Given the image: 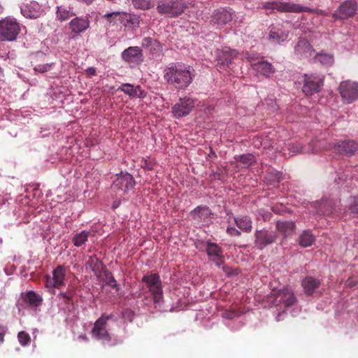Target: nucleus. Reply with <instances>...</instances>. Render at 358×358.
<instances>
[{"mask_svg": "<svg viewBox=\"0 0 358 358\" xmlns=\"http://www.w3.org/2000/svg\"><path fill=\"white\" fill-rule=\"evenodd\" d=\"M295 227V223L292 221H278L276 222V229L284 238L291 235Z\"/></svg>", "mask_w": 358, "mask_h": 358, "instance_id": "26", "label": "nucleus"}, {"mask_svg": "<svg viewBox=\"0 0 358 358\" xmlns=\"http://www.w3.org/2000/svg\"><path fill=\"white\" fill-rule=\"evenodd\" d=\"M276 306H283L288 308L293 306L296 300L293 292L289 288H284L274 293Z\"/></svg>", "mask_w": 358, "mask_h": 358, "instance_id": "15", "label": "nucleus"}, {"mask_svg": "<svg viewBox=\"0 0 358 358\" xmlns=\"http://www.w3.org/2000/svg\"><path fill=\"white\" fill-rule=\"evenodd\" d=\"M157 44V41L150 37H145L142 41V45L145 48L153 47Z\"/></svg>", "mask_w": 358, "mask_h": 358, "instance_id": "43", "label": "nucleus"}, {"mask_svg": "<svg viewBox=\"0 0 358 358\" xmlns=\"http://www.w3.org/2000/svg\"><path fill=\"white\" fill-rule=\"evenodd\" d=\"M334 150L336 154L352 156L358 151V143L351 139L341 141L334 145Z\"/></svg>", "mask_w": 358, "mask_h": 358, "instance_id": "13", "label": "nucleus"}, {"mask_svg": "<svg viewBox=\"0 0 358 358\" xmlns=\"http://www.w3.org/2000/svg\"><path fill=\"white\" fill-rule=\"evenodd\" d=\"M122 12H112V13H108L103 15V17L106 19H112L113 20H115L117 17H118V20L121 22H124V20H122Z\"/></svg>", "mask_w": 358, "mask_h": 358, "instance_id": "42", "label": "nucleus"}, {"mask_svg": "<svg viewBox=\"0 0 358 358\" xmlns=\"http://www.w3.org/2000/svg\"><path fill=\"white\" fill-rule=\"evenodd\" d=\"M50 66L48 65V64H44V65H37L34 67V71H37V72H39V73H43V72H45L48 71V69L50 67Z\"/></svg>", "mask_w": 358, "mask_h": 358, "instance_id": "46", "label": "nucleus"}, {"mask_svg": "<svg viewBox=\"0 0 358 358\" xmlns=\"http://www.w3.org/2000/svg\"><path fill=\"white\" fill-rule=\"evenodd\" d=\"M116 206H117V204L113 205L114 208H116Z\"/></svg>", "mask_w": 358, "mask_h": 358, "instance_id": "55", "label": "nucleus"}, {"mask_svg": "<svg viewBox=\"0 0 358 358\" xmlns=\"http://www.w3.org/2000/svg\"><path fill=\"white\" fill-rule=\"evenodd\" d=\"M288 32L281 27H271L268 34V41L273 43H280L287 40Z\"/></svg>", "mask_w": 358, "mask_h": 358, "instance_id": "23", "label": "nucleus"}, {"mask_svg": "<svg viewBox=\"0 0 358 358\" xmlns=\"http://www.w3.org/2000/svg\"><path fill=\"white\" fill-rule=\"evenodd\" d=\"M236 316V313L233 310H225L222 313V317L226 319H233Z\"/></svg>", "mask_w": 358, "mask_h": 358, "instance_id": "47", "label": "nucleus"}, {"mask_svg": "<svg viewBox=\"0 0 358 358\" xmlns=\"http://www.w3.org/2000/svg\"><path fill=\"white\" fill-rule=\"evenodd\" d=\"M135 8L141 10H149L156 6L154 0H132Z\"/></svg>", "mask_w": 358, "mask_h": 358, "instance_id": "33", "label": "nucleus"}, {"mask_svg": "<svg viewBox=\"0 0 358 358\" xmlns=\"http://www.w3.org/2000/svg\"><path fill=\"white\" fill-rule=\"evenodd\" d=\"M236 226L243 231L250 233L252 229V222L248 216H238L234 217Z\"/></svg>", "mask_w": 358, "mask_h": 358, "instance_id": "30", "label": "nucleus"}, {"mask_svg": "<svg viewBox=\"0 0 358 358\" xmlns=\"http://www.w3.org/2000/svg\"><path fill=\"white\" fill-rule=\"evenodd\" d=\"M318 214L324 215H334L335 209L333 207L332 202L329 200H323L315 204Z\"/></svg>", "mask_w": 358, "mask_h": 358, "instance_id": "28", "label": "nucleus"}, {"mask_svg": "<svg viewBox=\"0 0 358 358\" xmlns=\"http://www.w3.org/2000/svg\"><path fill=\"white\" fill-rule=\"evenodd\" d=\"M110 317V315H102L95 322L92 330L93 337L106 342L110 341V336L106 329L107 321Z\"/></svg>", "mask_w": 358, "mask_h": 358, "instance_id": "12", "label": "nucleus"}, {"mask_svg": "<svg viewBox=\"0 0 358 358\" xmlns=\"http://www.w3.org/2000/svg\"><path fill=\"white\" fill-rule=\"evenodd\" d=\"M194 75L191 67L182 63H172L164 71V78L175 89H186L192 82Z\"/></svg>", "mask_w": 358, "mask_h": 358, "instance_id": "1", "label": "nucleus"}, {"mask_svg": "<svg viewBox=\"0 0 358 358\" xmlns=\"http://www.w3.org/2000/svg\"><path fill=\"white\" fill-rule=\"evenodd\" d=\"M357 10V4L355 0H346L341 3L332 17L335 20L348 19L354 16Z\"/></svg>", "mask_w": 358, "mask_h": 358, "instance_id": "8", "label": "nucleus"}, {"mask_svg": "<svg viewBox=\"0 0 358 358\" xmlns=\"http://www.w3.org/2000/svg\"><path fill=\"white\" fill-rule=\"evenodd\" d=\"M266 8L276 9L280 12L302 13L309 12L310 9L299 4L289 2L273 1L268 2L265 6Z\"/></svg>", "mask_w": 358, "mask_h": 358, "instance_id": "9", "label": "nucleus"}, {"mask_svg": "<svg viewBox=\"0 0 358 358\" xmlns=\"http://www.w3.org/2000/svg\"><path fill=\"white\" fill-rule=\"evenodd\" d=\"M89 27V21L84 18L76 17L69 23V28L71 29V37L83 32Z\"/></svg>", "mask_w": 358, "mask_h": 358, "instance_id": "22", "label": "nucleus"}, {"mask_svg": "<svg viewBox=\"0 0 358 358\" xmlns=\"http://www.w3.org/2000/svg\"><path fill=\"white\" fill-rule=\"evenodd\" d=\"M190 215L196 223L204 225L211 222L213 214L208 207L200 206L192 210Z\"/></svg>", "mask_w": 358, "mask_h": 358, "instance_id": "16", "label": "nucleus"}, {"mask_svg": "<svg viewBox=\"0 0 358 358\" xmlns=\"http://www.w3.org/2000/svg\"><path fill=\"white\" fill-rule=\"evenodd\" d=\"M324 85V78L313 74H305L302 91L306 96L320 92Z\"/></svg>", "mask_w": 358, "mask_h": 358, "instance_id": "6", "label": "nucleus"}, {"mask_svg": "<svg viewBox=\"0 0 358 358\" xmlns=\"http://www.w3.org/2000/svg\"><path fill=\"white\" fill-rule=\"evenodd\" d=\"M247 59H248L249 61H250V62H252V61H253V60H254V58H253L252 57H250V56L247 57Z\"/></svg>", "mask_w": 358, "mask_h": 358, "instance_id": "53", "label": "nucleus"}, {"mask_svg": "<svg viewBox=\"0 0 358 358\" xmlns=\"http://www.w3.org/2000/svg\"><path fill=\"white\" fill-rule=\"evenodd\" d=\"M21 13L27 18L36 19L43 15V10L41 6L34 1L22 6Z\"/></svg>", "mask_w": 358, "mask_h": 358, "instance_id": "20", "label": "nucleus"}, {"mask_svg": "<svg viewBox=\"0 0 358 358\" xmlns=\"http://www.w3.org/2000/svg\"><path fill=\"white\" fill-rule=\"evenodd\" d=\"M142 282H145L153 296L155 303H159L163 298L162 282L159 275L150 274L144 275Z\"/></svg>", "mask_w": 358, "mask_h": 358, "instance_id": "5", "label": "nucleus"}, {"mask_svg": "<svg viewBox=\"0 0 358 358\" xmlns=\"http://www.w3.org/2000/svg\"><path fill=\"white\" fill-rule=\"evenodd\" d=\"M206 252L210 260H212L217 266L224 264V257L222 249L215 243L206 242Z\"/></svg>", "mask_w": 358, "mask_h": 358, "instance_id": "17", "label": "nucleus"}, {"mask_svg": "<svg viewBox=\"0 0 358 358\" xmlns=\"http://www.w3.org/2000/svg\"><path fill=\"white\" fill-rule=\"evenodd\" d=\"M152 167H153V166H152V164H149L148 165V169L149 170H152Z\"/></svg>", "mask_w": 358, "mask_h": 358, "instance_id": "52", "label": "nucleus"}, {"mask_svg": "<svg viewBox=\"0 0 358 358\" xmlns=\"http://www.w3.org/2000/svg\"><path fill=\"white\" fill-rule=\"evenodd\" d=\"M66 276V268L64 266H58L53 271L52 278L47 277L45 280V287L50 289V292L57 297L59 300H62L64 304L67 303V293L60 291L57 294L56 289L60 290L65 286L64 278Z\"/></svg>", "mask_w": 358, "mask_h": 358, "instance_id": "2", "label": "nucleus"}, {"mask_svg": "<svg viewBox=\"0 0 358 358\" xmlns=\"http://www.w3.org/2000/svg\"><path fill=\"white\" fill-rule=\"evenodd\" d=\"M156 10L162 15L176 17L185 12L187 8L183 0H154Z\"/></svg>", "mask_w": 358, "mask_h": 358, "instance_id": "3", "label": "nucleus"}, {"mask_svg": "<svg viewBox=\"0 0 358 358\" xmlns=\"http://www.w3.org/2000/svg\"><path fill=\"white\" fill-rule=\"evenodd\" d=\"M348 208L354 216H358V196L350 199Z\"/></svg>", "mask_w": 358, "mask_h": 358, "instance_id": "39", "label": "nucleus"}, {"mask_svg": "<svg viewBox=\"0 0 358 358\" xmlns=\"http://www.w3.org/2000/svg\"><path fill=\"white\" fill-rule=\"evenodd\" d=\"M235 159L240 162L243 167L247 168L255 162L256 158L252 154H245L235 157Z\"/></svg>", "mask_w": 358, "mask_h": 358, "instance_id": "34", "label": "nucleus"}, {"mask_svg": "<svg viewBox=\"0 0 358 358\" xmlns=\"http://www.w3.org/2000/svg\"><path fill=\"white\" fill-rule=\"evenodd\" d=\"M320 284L321 282L319 280L312 276L306 277L301 282L305 293L308 295L313 294L314 291L320 287Z\"/></svg>", "mask_w": 358, "mask_h": 358, "instance_id": "27", "label": "nucleus"}, {"mask_svg": "<svg viewBox=\"0 0 358 358\" xmlns=\"http://www.w3.org/2000/svg\"><path fill=\"white\" fill-rule=\"evenodd\" d=\"M122 20H124L123 24H124L126 22L134 25H138L140 23V17L138 16L131 15L126 13H123Z\"/></svg>", "mask_w": 358, "mask_h": 358, "instance_id": "37", "label": "nucleus"}, {"mask_svg": "<svg viewBox=\"0 0 358 358\" xmlns=\"http://www.w3.org/2000/svg\"><path fill=\"white\" fill-rule=\"evenodd\" d=\"M265 180L271 185H275L280 182L283 180L282 173L275 170L273 168H269L266 173Z\"/></svg>", "mask_w": 358, "mask_h": 358, "instance_id": "32", "label": "nucleus"}, {"mask_svg": "<svg viewBox=\"0 0 358 358\" xmlns=\"http://www.w3.org/2000/svg\"><path fill=\"white\" fill-rule=\"evenodd\" d=\"M86 74L89 76H93L96 75V69L94 67H88L85 70Z\"/></svg>", "mask_w": 358, "mask_h": 358, "instance_id": "49", "label": "nucleus"}, {"mask_svg": "<svg viewBox=\"0 0 358 358\" xmlns=\"http://www.w3.org/2000/svg\"><path fill=\"white\" fill-rule=\"evenodd\" d=\"M103 282L106 285H108L113 288H116L117 290L119 289V285H117L115 279L113 276L112 273L108 270L104 271Z\"/></svg>", "mask_w": 358, "mask_h": 358, "instance_id": "35", "label": "nucleus"}, {"mask_svg": "<svg viewBox=\"0 0 358 358\" xmlns=\"http://www.w3.org/2000/svg\"><path fill=\"white\" fill-rule=\"evenodd\" d=\"M4 336H5V331L3 330H2L1 331H0V344L3 343Z\"/></svg>", "mask_w": 358, "mask_h": 358, "instance_id": "50", "label": "nucleus"}, {"mask_svg": "<svg viewBox=\"0 0 358 358\" xmlns=\"http://www.w3.org/2000/svg\"><path fill=\"white\" fill-rule=\"evenodd\" d=\"M20 31V24L15 19L0 20V41H15Z\"/></svg>", "mask_w": 358, "mask_h": 358, "instance_id": "4", "label": "nucleus"}, {"mask_svg": "<svg viewBox=\"0 0 358 358\" xmlns=\"http://www.w3.org/2000/svg\"><path fill=\"white\" fill-rule=\"evenodd\" d=\"M295 53L303 58H308L315 52L310 43L304 38H300L294 48Z\"/></svg>", "mask_w": 358, "mask_h": 358, "instance_id": "21", "label": "nucleus"}, {"mask_svg": "<svg viewBox=\"0 0 358 358\" xmlns=\"http://www.w3.org/2000/svg\"><path fill=\"white\" fill-rule=\"evenodd\" d=\"M117 90L123 92L124 94H128L131 97L143 98L145 96V92L141 90V87L134 86L130 83H124L121 85Z\"/></svg>", "mask_w": 358, "mask_h": 358, "instance_id": "25", "label": "nucleus"}, {"mask_svg": "<svg viewBox=\"0 0 358 358\" xmlns=\"http://www.w3.org/2000/svg\"><path fill=\"white\" fill-rule=\"evenodd\" d=\"M116 206H117V204L113 205L114 208H116Z\"/></svg>", "mask_w": 358, "mask_h": 358, "instance_id": "54", "label": "nucleus"}, {"mask_svg": "<svg viewBox=\"0 0 358 358\" xmlns=\"http://www.w3.org/2000/svg\"><path fill=\"white\" fill-rule=\"evenodd\" d=\"M238 52L235 50L224 48L223 50H217L216 56L217 64L220 67L225 68L228 66L232 60L237 57Z\"/></svg>", "mask_w": 358, "mask_h": 358, "instance_id": "19", "label": "nucleus"}, {"mask_svg": "<svg viewBox=\"0 0 358 358\" xmlns=\"http://www.w3.org/2000/svg\"><path fill=\"white\" fill-rule=\"evenodd\" d=\"M346 285L349 287H352V286H355L356 285L355 282H352V280L349 279L347 282H346Z\"/></svg>", "mask_w": 358, "mask_h": 358, "instance_id": "51", "label": "nucleus"}, {"mask_svg": "<svg viewBox=\"0 0 358 358\" xmlns=\"http://www.w3.org/2000/svg\"><path fill=\"white\" fill-rule=\"evenodd\" d=\"M339 91L343 101L350 103L358 98V83L349 80L342 82Z\"/></svg>", "mask_w": 358, "mask_h": 358, "instance_id": "10", "label": "nucleus"}, {"mask_svg": "<svg viewBox=\"0 0 358 358\" xmlns=\"http://www.w3.org/2000/svg\"><path fill=\"white\" fill-rule=\"evenodd\" d=\"M298 241L301 246L307 248L315 243V238L310 230H305L299 236Z\"/></svg>", "mask_w": 358, "mask_h": 358, "instance_id": "31", "label": "nucleus"}, {"mask_svg": "<svg viewBox=\"0 0 358 358\" xmlns=\"http://www.w3.org/2000/svg\"><path fill=\"white\" fill-rule=\"evenodd\" d=\"M315 59L322 64H331L334 62V58L328 54H317Z\"/></svg>", "mask_w": 358, "mask_h": 358, "instance_id": "38", "label": "nucleus"}, {"mask_svg": "<svg viewBox=\"0 0 358 358\" xmlns=\"http://www.w3.org/2000/svg\"><path fill=\"white\" fill-rule=\"evenodd\" d=\"M142 56L141 50L136 46H131L125 49L122 53V59L131 62L135 59H138Z\"/></svg>", "mask_w": 358, "mask_h": 358, "instance_id": "29", "label": "nucleus"}, {"mask_svg": "<svg viewBox=\"0 0 358 358\" xmlns=\"http://www.w3.org/2000/svg\"><path fill=\"white\" fill-rule=\"evenodd\" d=\"M235 15V12L231 8H220L213 12L210 22L217 28L220 29L231 22Z\"/></svg>", "mask_w": 358, "mask_h": 358, "instance_id": "7", "label": "nucleus"}, {"mask_svg": "<svg viewBox=\"0 0 358 358\" xmlns=\"http://www.w3.org/2000/svg\"><path fill=\"white\" fill-rule=\"evenodd\" d=\"M91 264H94V267L93 268V270L95 271V267H97V269H99V266H101L102 264L101 262L98 260L96 258L90 257V259Z\"/></svg>", "mask_w": 358, "mask_h": 358, "instance_id": "48", "label": "nucleus"}, {"mask_svg": "<svg viewBox=\"0 0 358 358\" xmlns=\"http://www.w3.org/2000/svg\"><path fill=\"white\" fill-rule=\"evenodd\" d=\"M135 181L133 176L128 173H122L116 175V178L113 182V187L114 189H120L126 192L134 187Z\"/></svg>", "mask_w": 358, "mask_h": 358, "instance_id": "18", "label": "nucleus"}, {"mask_svg": "<svg viewBox=\"0 0 358 358\" xmlns=\"http://www.w3.org/2000/svg\"><path fill=\"white\" fill-rule=\"evenodd\" d=\"M227 233L232 236H239L241 234V231L234 227H228L227 228Z\"/></svg>", "mask_w": 358, "mask_h": 358, "instance_id": "45", "label": "nucleus"}, {"mask_svg": "<svg viewBox=\"0 0 358 358\" xmlns=\"http://www.w3.org/2000/svg\"><path fill=\"white\" fill-rule=\"evenodd\" d=\"M255 243L258 249L262 250L268 245L273 243L276 238V234L274 231L266 229L257 230L255 234Z\"/></svg>", "mask_w": 358, "mask_h": 358, "instance_id": "14", "label": "nucleus"}, {"mask_svg": "<svg viewBox=\"0 0 358 358\" xmlns=\"http://www.w3.org/2000/svg\"><path fill=\"white\" fill-rule=\"evenodd\" d=\"M252 66L258 75H262L265 77H268L275 71L272 64L266 61H261L257 63H253L252 64Z\"/></svg>", "mask_w": 358, "mask_h": 358, "instance_id": "24", "label": "nucleus"}, {"mask_svg": "<svg viewBox=\"0 0 358 358\" xmlns=\"http://www.w3.org/2000/svg\"><path fill=\"white\" fill-rule=\"evenodd\" d=\"M17 338H18L20 343L22 345H27L31 341L30 336L27 332H25L24 331H20L18 333Z\"/></svg>", "mask_w": 358, "mask_h": 358, "instance_id": "41", "label": "nucleus"}, {"mask_svg": "<svg viewBox=\"0 0 358 358\" xmlns=\"http://www.w3.org/2000/svg\"><path fill=\"white\" fill-rule=\"evenodd\" d=\"M194 100L189 97L180 98L172 107V113L176 118L187 116L194 107Z\"/></svg>", "mask_w": 358, "mask_h": 358, "instance_id": "11", "label": "nucleus"}, {"mask_svg": "<svg viewBox=\"0 0 358 358\" xmlns=\"http://www.w3.org/2000/svg\"><path fill=\"white\" fill-rule=\"evenodd\" d=\"M57 17L60 21H64L67 18V11L65 8L62 7H58V10L57 12Z\"/></svg>", "mask_w": 358, "mask_h": 358, "instance_id": "44", "label": "nucleus"}, {"mask_svg": "<svg viewBox=\"0 0 358 358\" xmlns=\"http://www.w3.org/2000/svg\"><path fill=\"white\" fill-rule=\"evenodd\" d=\"M27 300L30 304L35 306H37L41 301L40 296L32 291L27 294Z\"/></svg>", "mask_w": 358, "mask_h": 358, "instance_id": "40", "label": "nucleus"}, {"mask_svg": "<svg viewBox=\"0 0 358 358\" xmlns=\"http://www.w3.org/2000/svg\"><path fill=\"white\" fill-rule=\"evenodd\" d=\"M87 237L88 232L83 231L74 236L73 242L76 246L79 247L85 243L87 240Z\"/></svg>", "mask_w": 358, "mask_h": 358, "instance_id": "36", "label": "nucleus"}]
</instances>
